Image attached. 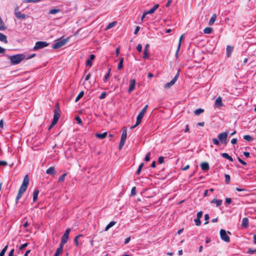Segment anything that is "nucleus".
<instances>
[{"label": "nucleus", "instance_id": "1", "mask_svg": "<svg viewBox=\"0 0 256 256\" xmlns=\"http://www.w3.org/2000/svg\"><path fill=\"white\" fill-rule=\"evenodd\" d=\"M29 178L28 175H26L25 176L24 178L22 184L21 185L20 188L19 189L18 194L16 196V203L18 202V201L21 198L22 195L24 192L26 190L29 184Z\"/></svg>", "mask_w": 256, "mask_h": 256}, {"label": "nucleus", "instance_id": "2", "mask_svg": "<svg viewBox=\"0 0 256 256\" xmlns=\"http://www.w3.org/2000/svg\"><path fill=\"white\" fill-rule=\"evenodd\" d=\"M26 58V56L24 54H17L16 55L10 56H8L12 64L15 65L20 64L22 60Z\"/></svg>", "mask_w": 256, "mask_h": 256}, {"label": "nucleus", "instance_id": "3", "mask_svg": "<svg viewBox=\"0 0 256 256\" xmlns=\"http://www.w3.org/2000/svg\"><path fill=\"white\" fill-rule=\"evenodd\" d=\"M228 132H221L218 134V138L220 142V143L224 144V145H226L228 140Z\"/></svg>", "mask_w": 256, "mask_h": 256}, {"label": "nucleus", "instance_id": "4", "mask_svg": "<svg viewBox=\"0 0 256 256\" xmlns=\"http://www.w3.org/2000/svg\"><path fill=\"white\" fill-rule=\"evenodd\" d=\"M49 44L46 42L38 41L36 42L34 46L32 48V50L36 51L38 50L48 46Z\"/></svg>", "mask_w": 256, "mask_h": 256}, {"label": "nucleus", "instance_id": "5", "mask_svg": "<svg viewBox=\"0 0 256 256\" xmlns=\"http://www.w3.org/2000/svg\"><path fill=\"white\" fill-rule=\"evenodd\" d=\"M68 41V38H64L56 42L52 46L53 49H58L64 46Z\"/></svg>", "mask_w": 256, "mask_h": 256}, {"label": "nucleus", "instance_id": "6", "mask_svg": "<svg viewBox=\"0 0 256 256\" xmlns=\"http://www.w3.org/2000/svg\"><path fill=\"white\" fill-rule=\"evenodd\" d=\"M220 238L222 240L227 242H230V237L227 234L226 232L224 230L221 229L220 230Z\"/></svg>", "mask_w": 256, "mask_h": 256}, {"label": "nucleus", "instance_id": "7", "mask_svg": "<svg viewBox=\"0 0 256 256\" xmlns=\"http://www.w3.org/2000/svg\"><path fill=\"white\" fill-rule=\"evenodd\" d=\"M14 15L16 18L19 20H24L26 17V14H22L20 10L18 7L15 8L14 10Z\"/></svg>", "mask_w": 256, "mask_h": 256}, {"label": "nucleus", "instance_id": "8", "mask_svg": "<svg viewBox=\"0 0 256 256\" xmlns=\"http://www.w3.org/2000/svg\"><path fill=\"white\" fill-rule=\"evenodd\" d=\"M179 76L178 72L174 76V77L173 78V79L169 82L166 83L164 86V88H165L168 89L170 88L172 86H173L176 81L177 80L178 77Z\"/></svg>", "mask_w": 256, "mask_h": 256}, {"label": "nucleus", "instance_id": "9", "mask_svg": "<svg viewBox=\"0 0 256 256\" xmlns=\"http://www.w3.org/2000/svg\"><path fill=\"white\" fill-rule=\"evenodd\" d=\"M60 110L59 107V104L58 103H56L55 105L54 118H56L59 119L60 116Z\"/></svg>", "mask_w": 256, "mask_h": 256}, {"label": "nucleus", "instance_id": "10", "mask_svg": "<svg viewBox=\"0 0 256 256\" xmlns=\"http://www.w3.org/2000/svg\"><path fill=\"white\" fill-rule=\"evenodd\" d=\"M146 112L140 111L136 117V125H139Z\"/></svg>", "mask_w": 256, "mask_h": 256}, {"label": "nucleus", "instance_id": "11", "mask_svg": "<svg viewBox=\"0 0 256 256\" xmlns=\"http://www.w3.org/2000/svg\"><path fill=\"white\" fill-rule=\"evenodd\" d=\"M136 86V80L132 79L130 80V84L128 90V92L130 93L134 88Z\"/></svg>", "mask_w": 256, "mask_h": 256}, {"label": "nucleus", "instance_id": "12", "mask_svg": "<svg viewBox=\"0 0 256 256\" xmlns=\"http://www.w3.org/2000/svg\"><path fill=\"white\" fill-rule=\"evenodd\" d=\"M149 46V44H146L144 46L143 56V58L144 59H148L149 58V54L148 53Z\"/></svg>", "mask_w": 256, "mask_h": 256}, {"label": "nucleus", "instance_id": "13", "mask_svg": "<svg viewBox=\"0 0 256 256\" xmlns=\"http://www.w3.org/2000/svg\"><path fill=\"white\" fill-rule=\"evenodd\" d=\"M46 173L52 176H54L56 174V171L54 166H51L48 168L46 170Z\"/></svg>", "mask_w": 256, "mask_h": 256}, {"label": "nucleus", "instance_id": "14", "mask_svg": "<svg viewBox=\"0 0 256 256\" xmlns=\"http://www.w3.org/2000/svg\"><path fill=\"white\" fill-rule=\"evenodd\" d=\"M122 133L121 136L120 140H124L126 142V136H127V133H126V127H123L122 128Z\"/></svg>", "mask_w": 256, "mask_h": 256}, {"label": "nucleus", "instance_id": "15", "mask_svg": "<svg viewBox=\"0 0 256 256\" xmlns=\"http://www.w3.org/2000/svg\"><path fill=\"white\" fill-rule=\"evenodd\" d=\"M214 105L216 107H220L222 106V98L221 97L218 96L216 99Z\"/></svg>", "mask_w": 256, "mask_h": 256}, {"label": "nucleus", "instance_id": "16", "mask_svg": "<svg viewBox=\"0 0 256 256\" xmlns=\"http://www.w3.org/2000/svg\"><path fill=\"white\" fill-rule=\"evenodd\" d=\"M248 218H242L241 226L244 228H248Z\"/></svg>", "mask_w": 256, "mask_h": 256}, {"label": "nucleus", "instance_id": "17", "mask_svg": "<svg viewBox=\"0 0 256 256\" xmlns=\"http://www.w3.org/2000/svg\"><path fill=\"white\" fill-rule=\"evenodd\" d=\"M95 58V56L93 54H91L90 56V58L86 62V65L90 67L92 66V60Z\"/></svg>", "mask_w": 256, "mask_h": 256}, {"label": "nucleus", "instance_id": "18", "mask_svg": "<svg viewBox=\"0 0 256 256\" xmlns=\"http://www.w3.org/2000/svg\"><path fill=\"white\" fill-rule=\"evenodd\" d=\"M200 167L204 171H207L210 169L209 164L206 162H202L200 164Z\"/></svg>", "mask_w": 256, "mask_h": 256}, {"label": "nucleus", "instance_id": "19", "mask_svg": "<svg viewBox=\"0 0 256 256\" xmlns=\"http://www.w3.org/2000/svg\"><path fill=\"white\" fill-rule=\"evenodd\" d=\"M39 194V190L38 188H35L33 192V202H36L38 200V196Z\"/></svg>", "mask_w": 256, "mask_h": 256}, {"label": "nucleus", "instance_id": "20", "mask_svg": "<svg viewBox=\"0 0 256 256\" xmlns=\"http://www.w3.org/2000/svg\"><path fill=\"white\" fill-rule=\"evenodd\" d=\"M234 47L230 46H226V56L228 57H230L231 56V54L233 51Z\"/></svg>", "mask_w": 256, "mask_h": 256}, {"label": "nucleus", "instance_id": "21", "mask_svg": "<svg viewBox=\"0 0 256 256\" xmlns=\"http://www.w3.org/2000/svg\"><path fill=\"white\" fill-rule=\"evenodd\" d=\"M63 247L64 245L60 244L59 247L56 250L54 255L58 256L60 254H62L63 250Z\"/></svg>", "mask_w": 256, "mask_h": 256}, {"label": "nucleus", "instance_id": "22", "mask_svg": "<svg viewBox=\"0 0 256 256\" xmlns=\"http://www.w3.org/2000/svg\"><path fill=\"white\" fill-rule=\"evenodd\" d=\"M68 236L65 235L64 234L61 238V241H60V244L64 246L66 243V242L68 240Z\"/></svg>", "mask_w": 256, "mask_h": 256}, {"label": "nucleus", "instance_id": "23", "mask_svg": "<svg viewBox=\"0 0 256 256\" xmlns=\"http://www.w3.org/2000/svg\"><path fill=\"white\" fill-rule=\"evenodd\" d=\"M216 14H212V16L211 17L210 19L209 20L208 24L210 26H212L214 22L216 20Z\"/></svg>", "mask_w": 256, "mask_h": 256}, {"label": "nucleus", "instance_id": "24", "mask_svg": "<svg viewBox=\"0 0 256 256\" xmlns=\"http://www.w3.org/2000/svg\"><path fill=\"white\" fill-rule=\"evenodd\" d=\"M0 41L4 42L6 44L8 42L6 36L5 34H4L2 33H0Z\"/></svg>", "mask_w": 256, "mask_h": 256}, {"label": "nucleus", "instance_id": "25", "mask_svg": "<svg viewBox=\"0 0 256 256\" xmlns=\"http://www.w3.org/2000/svg\"><path fill=\"white\" fill-rule=\"evenodd\" d=\"M222 200H217L216 198H214L211 201V203H215L216 206H219L222 205Z\"/></svg>", "mask_w": 256, "mask_h": 256}, {"label": "nucleus", "instance_id": "26", "mask_svg": "<svg viewBox=\"0 0 256 256\" xmlns=\"http://www.w3.org/2000/svg\"><path fill=\"white\" fill-rule=\"evenodd\" d=\"M222 156L223 158L228 160L230 162H232L234 160L227 153H222Z\"/></svg>", "mask_w": 256, "mask_h": 256}, {"label": "nucleus", "instance_id": "27", "mask_svg": "<svg viewBox=\"0 0 256 256\" xmlns=\"http://www.w3.org/2000/svg\"><path fill=\"white\" fill-rule=\"evenodd\" d=\"M236 190L238 192H242V194H239V196H244L247 195V194H245L244 192H248V190L245 188H236Z\"/></svg>", "mask_w": 256, "mask_h": 256}, {"label": "nucleus", "instance_id": "28", "mask_svg": "<svg viewBox=\"0 0 256 256\" xmlns=\"http://www.w3.org/2000/svg\"><path fill=\"white\" fill-rule=\"evenodd\" d=\"M107 136V132H104L102 134H96V136L99 138H100V139H103L104 138H105Z\"/></svg>", "mask_w": 256, "mask_h": 256}, {"label": "nucleus", "instance_id": "29", "mask_svg": "<svg viewBox=\"0 0 256 256\" xmlns=\"http://www.w3.org/2000/svg\"><path fill=\"white\" fill-rule=\"evenodd\" d=\"M116 224V222L114 221L110 222L106 227L105 231L108 230L110 228L114 226Z\"/></svg>", "mask_w": 256, "mask_h": 256}, {"label": "nucleus", "instance_id": "30", "mask_svg": "<svg viewBox=\"0 0 256 256\" xmlns=\"http://www.w3.org/2000/svg\"><path fill=\"white\" fill-rule=\"evenodd\" d=\"M212 28L206 27L204 29V34H210L212 33Z\"/></svg>", "mask_w": 256, "mask_h": 256}, {"label": "nucleus", "instance_id": "31", "mask_svg": "<svg viewBox=\"0 0 256 256\" xmlns=\"http://www.w3.org/2000/svg\"><path fill=\"white\" fill-rule=\"evenodd\" d=\"M204 112V109H202L201 108H198V109H196V110H195L194 111V114L196 115V116H198L200 115V114L202 113L203 112Z\"/></svg>", "mask_w": 256, "mask_h": 256}, {"label": "nucleus", "instance_id": "32", "mask_svg": "<svg viewBox=\"0 0 256 256\" xmlns=\"http://www.w3.org/2000/svg\"><path fill=\"white\" fill-rule=\"evenodd\" d=\"M60 12V10L59 8H54V9H52L50 10L49 14H54L56 13L59 12Z\"/></svg>", "mask_w": 256, "mask_h": 256}, {"label": "nucleus", "instance_id": "33", "mask_svg": "<svg viewBox=\"0 0 256 256\" xmlns=\"http://www.w3.org/2000/svg\"><path fill=\"white\" fill-rule=\"evenodd\" d=\"M111 69L109 68L107 74L104 76L103 80L104 82H106L110 77Z\"/></svg>", "mask_w": 256, "mask_h": 256}, {"label": "nucleus", "instance_id": "34", "mask_svg": "<svg viewBox=\"0 0 256 256\" xmlns=\"http://www.w3.org/2000/svg\"><path fill=\"white\" fill-rule=\"evenodd\" d=\"M243 138L248 142H251L254 140V138L250 135H244Z\"/></svg>", "mask_w": 256, "mask_h": 256}, {"label": "nucleus", "instance_id": "35", "mask_svg": "<svg viewBox=\"0 0 256 256\" xmlns=\"http://www.w3.org/2000/svg\"><path fill=\"white\" fill-rule=\"evenodd\" d=\"M84 92L83 91L80 92L79 93V94H78V96H76L75 102H77L79 100L80 98H81L84 96Z\"/></svg>", "mask_w": 256, "mask_h": 256}, {"label": "nucleus", "instance_id": "36", "mask_svg": "<svg viewBox=\"0 0 256 256\" xmlns=\"http://www.w3.org/2000/svg\"><path fill=\"white\" fill-rule=\"evenodd\" d=\"M123 62H124V58H122L120 59V61L119 64H118V70H120V69H122V67H123Z\"/></svg>", "mask_w": 256, "mask_h": 256}, {"label": "nucleus", "instance_id": "37", "mask_svg": "<svg viewBox=\"0 0 256 256\" xmlns=\"http://www.w3.org/2000/svg\"><path fill=\"white\" fill-rule=\"evenodd\" d=\"M8 246L6 245V246H5L3 248L2 250H1V252H0V256H4V254H5V253L8 249Z\"/></svg>", "mask_w": 256, "mask_h": 256}, {"label": "nucleus", "instance_id": "38", "mask_svg": "<svg viewBox=\"0 0 256 256\" xmlns=\"http://www.w3.org/2000/svg\"><path fill=\"white\" fill-rule=\"evenodd\" d=\"M81 236H82V234H78V235L76 236L74 238V243H75L76 246H77L79 244L78 239L79 238H80Z\"/></svg>", "mask_w": 256, "mask_h": 256}, {"label": "nucleus", "instance_id": "39", "mask_svg": "<svg viewBox=\"0 0 256 256\" xmlns=\"http://www.w3.org/2000/svg\"><path fill=\"white\" fill-rule=\"evenodd\" d=\"M224 177H225V182H226V184H228L230 183V175L228 174H224Z\"/></svg>", "mask_w": 256, "mask_h": 256}, {"label": "nucleus", "instance_id": "40", "mask_svg": "<svg viewBox=\"0 0 256 256\" xmlns=\"http://www.w3.org/2000/svg\"><path fill=\"white\" fill-rule=\"evenodd\" d=\"M212 142L213 144L216 146H218L220 144V142L218 139L216 138H212Z\"/></svg>", "mask_w": 256, "mask_h": 256}, {"label": "nucleus", "instance_id": "41", "mask_svg": "<svg viewBox=\"0 0 256 256\" xmlns=\"http://www.w3.org/2000/svg\"><path fill=\"white\" fill-rule=\"evenodd\" d=\"M67 174L64 173L62 176H61L58 178V182H62L64 180L65 177L66 176Z\"/></svg>", "mask_w": 256, "mask_h": 256}, {"label": "nucleus", "instance_id": "42", "mask_svg": "<svg viewBox=\"0 0 256 256\" xmlns=\"http://www.w3.org/2000/svg\"><path fill=\"white\" fill-rule=\"evenodd\" d=\"M116 24V22H112L110 23H109L108 26H106V29L110 28H111L114 26Z\"/></svg>", "mask_w": 256, "mask_h": 256}, {"label": "nucleus", "instance_id": "43", "mask_svg": "<svg viewBox=\"0 0 256 256\" xmlns=\"http://www.w3.org/2000/svg\"><path fill=\"white\" fill-rule=\"evenodd\" d=\"M150 153L149 152H148L145 158H144V160L146 162H148L150 160Z\"/></svg>", "mask_w": 256, "mask_h": 256}, {"label": "nucleus", "instance_id": "44", "mask_svg": "<svg viewBox=\"0 0 256 256\" xmlns=\"http://www.w3.org/2000/svg\"><path fill=\"white\" fill-rule=\"evenodd\" d=\"M41 0H24V2L26 3H30V2H40Z\"/></svg>", "mask_w": 256, "mask_h": 256}, {"label": "nucleus", "instance_id": "45", "mask_svg": "<svg viewBox=\"0 0 256 256\" xmlns=\"http://www.w3.org/2000/svg\"><path fill=\"white\" fill-rule=\"evenodd\" d=\"M194 222L197 226H199L201 224V220L200 218H196L194 220Z\"/></svg>", "mask_w": 256, "mask_h": 256}, {"label": "nucleus", "instance_id": "46", "mask_svg": "<svg viewBox=\"0 0 256 256\" xmlns=\"http://www.w3.org/2000/svg\"><path fill=\"white\" fill-rule=\"evenodd\" d=\"M142 45L140 44H138L136 46V50L139 52H140L142 51Z\"/></svg>", "mask_w": 256, "mask_h": 256}, {"label": "nucleus", "instance_id": "47", "mask_svg": "<svg viewBox=\"0 0 256 256\" xmlns=\"http://www.w3.org/2000/svg\"><path fill=\"white\" fill-rule=\"evenodd\" d=\"M125 142H126L124 141V140H120V144H119V146H118L119 150H121L122 148L124 146Z\"/></svg>", "mask_w": 256, "mask_h": 256}, {"label": "nucleus", "instance_id": "48", "mask_svg": "<svg viewBox=\"0 0 256 256\" xmlns=\"http://www.w3.org/2000/svg\"><path fill=\"white\" fill-rule=\"evenodd\" d=\"M75 120H76L77 121L78 124H82V120L81 118H80V116H76L75 118Z\"/></svg>", "mask_w": 256, "mask_h": 256}, {"label": "nucleus", "instance_id": "49", "mask_svg": "<svg viewBox=\"0 0 256 256\" xmlns=\"http://www.w3.org/2000/svg\"><path fill=\"white\" fill-rule=\"evenodd\" d=\"M28 243H24V244H22L20 246L19 250H22L24 248L28 246Z\"/></svg>", "mask_w": 256, "mask_h": 256}, {"label": "nucleus", "instance_id": "50", "mask_svg": "<svg viewBox=\"0 0 256 256\" xmlns=\"http://www.w3.org/2000/svg\"><path fill=\"white\" fill-rule=\"evenodd\" d=\"M158 162L159 164H162L164 162V156H160L158 158Z\"/></svg>", "mask_w": 256, "mask_h": 256}, {"label": "nucleus", "instance_id": "51", "mask_svg": "<svg viewBox=\"0 0 256 256\" xmlns=\"http://www.w3.org/2000/svg\"><path fill=\"white\" fill-rule=\"evenodd\" d=\"M106 92H103L102 93V94L100 96L99 98L100 100L104 99L106 98Z\"/></svg>", "mask_w": 256, "mask_h": 256}, {"label": "nucleus", "instance_id": "52", "mask_svg": "<svg viewBox=\"0 0 256 256\" xmlns=\"http://www.w3.org/2000/svg\"><path fill=\"white\" fill-rule=\"evenodd\" d=\"M58 120H59L58 118H54L52 121V125H56V123L58 122Z\"/></svg>", "mask_w": 256, "mask_h": 256}, {"label": "nucleus", "instance_id": "53", "mask_svg": "<svg viewBox=\"0 0 256 256\" xmlns=\"http://www.w3.org/2000/svg\"><path fill=\"white\" fill-rule=\"evenodd\" d=\"M58 120H59L58 118H54L52 121V125H56V123L58 122Z\"/></svg>", "mask_w": 256, "mask_h": 256}, {"label": "nucleus", "instance_id": "54", "mask_svg": "<svg viewBox=\"0 0 256 256\" xmlns=\"http://www.w3.org/2000/svg\"><path fill=\"white\" fill-rule=\"evenodd\" d=\"M210 218V216H209V215L208 214H204V220L206 221L205 223H204V224H208V222L207 221L208 220V219Z\"/></svg>", "mask_w": 256, "mask_h": 256}, {"label": "nucleus", "instance_id": "55", "mask_svg": "<svg viewBox=\"0 0 256 256\" xmlns=\"http://www.w3.org/2000/svg\"><path fill=\"white\" fill-rule=\"evenodd\" d=\"M136 188L135 186L132 188L131 190V195L132 196H134L136 194Z\"/></svg>", "mask_w": 256, "mask_h": 256}, {"label": "nucleus", "instance_id": "56", "mask_svg": "<svg viewBox=\"0 0 256 256\" xmlns=\"http://www.w3.org/2000/svg\"><path fill=\"white\" fill-rule=\"evenodd\" d=\"M238 162L242 164V165H244V166H246V162H245L244 161L242 160L240 158H238Z\"/></svg>", "mask_w": 256, "mask_h": 256}, {"label": "nucleus", "instance_id": "57", "mask_svg": "<svg viewBox=\"0 0 256 256\" xmlns=\"http://www.w3.org/2000/svg\"><path fill=\"white\" fill-rule=\"evenodd\" d=\"M202 216V211H200L197 213L196 214V218H200Z\"/></svg>", "mask_w": 256, "mask_h": 256}, {"label": "nucleus", "instance_id": "58", "mask_svg": "<svg viewBox=\"0 0 256 256\" xmlns=\"http://www.w3.org/2000/svg\"><path fill=\"white\" fill-rule=\"evenodd\" d=\"M14 248L12 249L8 253V256H14Z\"/></svg>", "mask_w": 256, "mask_h": 256}, {"label": "nucleus", "instance_id": "59", "mask_svg": "<svg viewBox=\"0 0 256 256\" xmlns=\"http://www.w3.org/2000/svg\"><path fill=\"white\" fill-rule=\"evenodd\" d=\"M232 202V199L230 198H226V202L227 204H230Z\"/></svg>", "mask_w": 256, "mask_h": 256}, {"label": "nucleus", "instance_id": "60", "mask_svg": "<svg viewBox=\"0 0 256 256\" xmlns=\"http://www.w3.org/2000/svg\"><path fill=\"white\" fill-rule=\"evenodd\" d=\"M140 27L139 26H136L134 32V34H136L138 31L140 30Z\"/></svg>", "mask_w": 256, "mask_h": 256}, {"label": "nucleus", "instance_id": "61", "mask_svg": "<svg viewBox=\"0 0 256 256\" xmlns=\"http://www.w3.org/2000/svg\"><path fill=\"white\" fill-rule=\"evenodd\" d=\"M146 14H153L155 11L153 10L152 8L150 10H148V11H145Z\"/></svg>", "mask_w": 256, "mask_h": 256}, {"label": "nucleus", "instance_id": "62", "mask_svg": "<svg viewBox=\"0 0 256 256\" xmlns=\"http://www.w3.org/2000/svg\"><path fill=\"white\" fill-rule=\"evenodd\" d=\"M70 228H68L65 231L64 233V234L65 235H68L69 236V234H70Z\"/></svg>", "mask_w": 256, "mask_h": 256}, {"label": "nucleus", "instance_id": "63", "mask_svg": "<svg viewBox=\"0 0 256 256\" xmlns=\"http://www.w3.org/2000/svg\"><path fill=\"white\" fill-rule=\"evenodd\" d=\"M237 138H232V140H231V143L232 144H235L237 143Z\"/></svg>", "mask_w": 256, "mask_h": 256}, {"label": "nucleus", "instance_id": "64", "mask_svg": "<svg viewBox=\"0 0 256 256\" xmlns=\"http://www.w3.org/2000/svg\"><path fill=\"white\" fill-rule=\"evenodd\" d=\"M130 237L127 238H126L125 239L124 242V244H128L130 242Z\"/></svg>", "mask_w": 256, "mask_h": 256}]
</instances>
